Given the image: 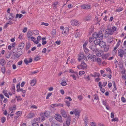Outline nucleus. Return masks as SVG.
I'll return each instance as SVG.
<instances>
[{
	"mask_svg": "<svg viewBox=\"0 0 126 126\" xmlns=\"http://www.w3.org/2000/svg\"><path fill=\"white\" fill-rule=\"evenodd\" d=\"M93 37L94 38H99L102 39L103 38V35L102 31H100L98 32H95L93 34Z\"/></svg>",
	"mask_w": 126,
	"mask_h": 126,
	"instance_id": "nucleus-1",
	"label": "nucleus"
},
{
	"mask_svg": "<svg viewBox=\"0 0 126 126\" xmlns=\"http://www.w3.org/2000/svg\"><path fill=\"white\" fill-rule=\"evenodd\" d=\"M118 55L120 58H122L124 56H126V49L123 50L122 49H119L118 51Z\"/></svg>",
	"mask_w": 126,
	"mask_h": 126,
	"instance_id": "nucleus-2",
	"label": "nucleus"
},
{
	"mask_svg": "<svg viewBox=\"0 0 126 126\" xmlns=\"http://www.w3.org/2000/svg\"><path fill=\"white\" fill-rule=\"evenodd\" d=\"M71 23L72 25L73 26H79L81 24V22L76 19L72 20L71 21Z\"/></svg>",
	"mask_w": 126,
	"mask_h": 126,
	"instance_id": "nucleus-3",
	"label": "nucleus"
},
{
	"mask_svg": "<svg viewBox=\"0 0 126 126\" xmlns=\"http://www.w3.org/2000/svg\"><path fill=\"white\" fill-rule=\"evenodd\" d=\"M86 64L84 62H82L78 66L77 68L79 69H85L86 68Z\"/></svg>",
	"mask_w": 126,
	"mask_h": 126,
	"instance_id": "nucleus-4",
	"label": "nucleus"
},
{
	"mask_svg": "<svg viewBox=\"0 0 126 126\" xmlns=\"http://www.w3.org/2000/svg\"><path fill=\"white\" fill-rule=\"evenodd\" d=\"M70 121L71 117L69 116L67 118L66 122L63 123V126H69L70 124Z\"/></svg>",
	"mask_w": 126,
	"mask_h": 126,
	"instance_id": "nucleus-5",
	"label": "nucleus"
},
{
	"mask_svg": "<svg viewBox=\"0 0 126 126\" xmlns=\"http://www.w3.org/2000/svg\"><path fill=\"white\" fill-rule=\"evenodd\" d=\"M55 119L59 122H62V118L61 115L59 114H56L55 115Z\"/></svg>",
	"mask_w": 126,
	"mask_h": 126,
	"instance_id": "nucleus-6",
	"label": "nucleus"
},
{
	"mask_svg": "<svg viewBox=\"0 0 126 126\" xmlns=\"http://www.w3.org/2000/svg\"><path fill=\"white\" fill-rule=\"evenodd\" d=\"M90 48L93 52H95L98 50V48H96V46L95 45L91 46L90 47Z\"/></svg>",
	"mask_w": 126,
	"mask_h": 126,
	"instance_id": "nucleus-7",
	"label": "nucleus"
},
{
	"mask_svg": "<svg viewBox=\"0 0 126 126\" xmlns=\"http://www.w3.org/2000/svg\"><path fill=\"white\" fill-rule=\"evenodd\" d=\"M7 16H8V18L9 20H13V19L15 17V15L14 14L12 13H9L7 14Z\"/></svg>",
	"mask_w": 126,
	"mask_h": 126,
	"instance_id": "nucleus-8",
	"label": "nucleus"
},
{
	"mask_svg": "<svg viewBox=\"0 0 126 126\" xmlns=\"http://www.w3.org/2000/svg\"><path fill=\"white\" fill-rule=\"evenodd\" d=\"M78 56L79 57L78 58V60L79 62L83 59L84 57V55L83 52H81L78 55Z\"/></svg>",
	"mask_w": 126,
	"mask_h": 126,
	"instance_id": "nucleus-9",
	"label": "nucleus"
},
{
	"mask_svg": "<svg viewBox=\"0 0 126 126\" xmlns=\"http://www.w3.org/2000/svg\"><path fill=\"white\" fill-rule=\"evenodd\" d=\"M61 114L63 117L66 118L67 117V113L63 109H61Z\"/></svg>",
	"mask_w": 126,
	"mask_h": 126,
	"instance_id": "nucleus-10",
	"label": "nucleus"
},
{
	"mask_svg": "<svg viewBox=\"0 0 126 126\" xmlns=\"http://www.w3.org/2000/svg\"><path fill=\"white\" fill-rule=\"evenodd\" d=\"M80 7L82 9H89L90 8V5L86 4L81 5L80 6Z\"/></svg>",
	"mask_w": 126,
	"mask_h": 126,
	"instance_id": "nucleus-11",
	"label": "nucleus"
},
{
	"mask_svg": "<svg viewBox=\"0 0 126 126\" xmlns=\"http://www.w3.org/2000/svg\"><path fill=\"white\" fill-rule=\"evenodd\" d=\"M63 104L61 103L59 104H52L51 105V106L52 108H54L56 107L60 106L63 107Z\"/></svg>",
	"mask_w": 126,
	"mask_h": 126,
	"instance_id": "nucleus-12",
	"label": "nucleus"
},
{
	"mask_svg": "<svg viewBox=\"0 0 126 126\" xmlns=\"http://www.w3.org/2000/svg\"><path fill=\"white\" fill-rule=\"evenodd\" d=\"M92 18L91 15L89 14L87 16H85L84 18V20L86 21H88L90 20Z\"/></svg>",
	"mask_w": 126,
	"mask_h": 126,
	"instance_id": "nucleus-13",
	"label": "nucleus"
},
{
	"mask_svg": "<svg viewBox=\"0 0 126 126\" xmlns=\"http://www.w3.org/2000/svg\"><path fill=\"white\" fill-rule=\"evenodd\" d=\"M105 33L107 34H108L112 35L113 34V32L110 29H107L105 30Z\"/></svg>",
	"mask_w": 126,
	"mask_h": 126,
	"instance_id": "nucleus-14",
	"label": "nucleus"
},
{
	"mask_svg": "<svg viewBox=\"0 0 126 126\" xmlns=\"http://www.w3.org/2000/svg\"><path fill=\"white\" fill-rule=\"evenodd\" d=\"M36 79H34L31 80L30 85L31 86H33L36 84Z\"/></svg>",
	"mask_w": 126,
	"mask_h": 126,
	"instance_id": "nucleus-15",
	"label": "nucleus"
},
{
	"mask_svg": "<svg viewBox=\"0 0 126 126\" xmlns=\"http://www.w3.org/2000/svg\"><path fill=\"white\" fill-rule=\"evenodd\" d=\"M42 121L41 118L40 117L36 118H34L33 120V122L35 123H38V122H40Z\"/></svg>",
	"mask_w": 126,
	"mask_h": 126,
	"instance_id": "nucleus-16",
	"label": "nucleus"
},
{
	"mask_svg": "<svg viewBox=\"0 0 126 126\" xmlns=\"http://www.w3.org/2000/svg\"><path fill=\"white\" fill-rule=\"evenodd\" d=\"M69 29L68 28H64L63 31V33H64L65 34H66L69 32Z\"/></svg>",
	"mask_w": 126,
	"mask_h": 126,
	"instance_id": "nucleus-17",
	"label": "nucleus"
},
{
	"mask_svg": "<svg viewBox=\"0 0 126 126\" xmlns=\"http://www.w3.org/2000/svg\"><path fill=\"white\" fill-rule=\"evenodd\" d=\"M19 91V92H21V94L22 93V96L24 97L25 95L26 90H23L22 89H21Z\"/></svg>",
	"mask_w": 126,
	"mask_h": 126,
	"instance_id": "nucleus-18",
	"label": "nucleus"
},
{
	"mask_svg": "<svg viewBox=\"0 0 126 126\" xmlns=\"http://www.w3.org/2000/svg\"><path fill=\"white\" fill-rule=\"evenodd\" d=\"M35 114L32 112H30L27 115V117L29 118H31L34 117Z\"/></svg>",
	"mask_w": 126,
	"mask_h": 126,
	"instance_id": "nucleus-19",
	"label": "nucleus"
},
{
	"mask_svg": "<svg viewBox=\"0 0 126 126\" xmlns=\"http://www.w3.org/2000/svg\"><path fill=\"white\" fill-rule=\"evenodd\" d=\"M78 31H79V30H76L75 32V37L76 38H78L81 36L79 32H78Z\"/></svg>",
	"mask_w": 126,
	"mask_h": 126,
	"instance_id": "nucleus-20",
	"label": "nucleus"
},
{
	"mask_svg": "<svg viewBox=\"0 0 126 126\" xmlns=\"http://www.w3.org/2000/svg\"><path fill=\"white\" fill-rule=\"evenodd\" d=\"M76 116L79 117V116L80 112L78 110L76 109L74 110V113Z\"/></svg>",
	"mask_w": 126,
	"mask_h": 126,
	"instance_id": "nucleus-21",
	"label": "nucleus"
},
{
	"mask_svg": "<svg viewBox=\"0 0 126 126\" xmlns=\"http://www.w3.org/2000/svg\"><path fill=\"white\" fill-rule=\"evenodd\" d=\"M93 62H96L97 61V62L99 63H100L101 62V60L100 58H97V59L96 58H95L93 60Z\"/></svg>",
	"mask_w": 126,
	"mask_h": 126,
	"instance_id": "nucleus-22",
	"label": "nucleus"
},
{
	"mask_svg": "<svg viewBox=\"0 0 126 126\" xmlns=\"http://www.w3.org/2000/svg\"><path fill=\"white\" fill-rule=\"evenodd\" d=\"M5 63V61L4 59H0V64L1 65H4Z\"/></svg>",
	"mask_w": 126,
	"mask_h": 126,
	"instance_id": "nucleus-23",
	"label": "nucleus"
},
{
	"mask_svg": "<svg viewBox=\"0 0 126 126\" xmlns=\"http://www.w3.org/2000/svg\"><path fill=\"white\" fill-rule=\"evenodd\" d=\"M32 126H44L42 124H41L40 125L38 123H37L33 122L32 125Z\"/></svg>",
	"mask_w": 126,
	"mask_h": 126,
	"instance_id": "nucleus-24",
	"label": "nucleus"
},
{
	"mask_svg": "<svg viewBox=\"0 0 126 126\" xmlns=\"http://www.w3.org/2000/svg\"><path fill=\"white\" fill-rule=\"evenodd\" d=\"M103 47H104V51L105 52H107L108 51L109 48V45H106Z\"/></svg>",
	"mask_w": 126,
	"mask_h": 126,
	"instance_id": "nucleus-25",
	"label": "nucleus"
},
{
	"mask_svg": "<svg viewBox=\"0 0 126 126\" xmlns=\"http://www.w3.org/2000/svg\"><path fill=\"white\" fill-rule=\"evenodd\" d=\"M120 68L121 69V74H125L126 72V70L125 68L123 67V66H122L120 67Z\"/></svg>",
	"mask_w": 126,
	"mask_h": 126,
	"instance_id": "nucleus-26",
	"label": "nucleus"
},
{
	"mask_svg": "<svg viewBox=\"0 0 126 126\" xmlns=\"http://www.w3.org/2000/svg\"><path fill=\"white\" fill-rule=\"evenodd\" d=\"M22 52L21 51H19L18 52L16 55V57L17 58H18L22 54Z\"/></svg>",
	"mask_w": 126,
	"mask_h": 126,
	"instance_id": "nucleus-27",
	"label": "nucleus"
},
{
	"mask_svg": "<svg viewBox=\"0 0 126 126\" xmlns=\"http://www.w3.org/2000/svg\"><path fill=\"white\" fill-rule=\"evenodd\" d=\"M100 75L99 73L95 72L94 73V75H92V76L94 77H99L100 76Z\"/></svg>",
	"mask_w": 126,
	"mask_h": 126,
	"instance_id": "nucleus-28",
	"label": "nucleus"
},
{
	"mask_svg": "<svg viewBox=\"0 0 126 126\" xmlns=\"http://www.w3.org/2000/svg\"><path fill=\"white\" fill-rule=\"evenodd\" d=\"M112 83H113V86L114 87V88H113V89L112 90V91L113 92L115 93V91L117 90V88H116V85L115 84V82L114 81H113L112 82Z\"/></svg>",
	"mask_w": 126,
	"mask_h": 126,
	"instance_id": "nucleus-29",
	"label": "nucleus"
},
{
	"mask_svg": "<svg viewBox=\"0 0 126 126\" xmlns=\"http://www.w3.org/2000/svg\"><path fill=\"white\" fill-rule=\"evenodd\" d=\"M44 114L45 116L47 118L49 116L50 114V112L49 111H47L45 112L44 113Z\"/></svg>",
	"mask_w": 126,
	"mask_h": 126,
	"instance_id": "nucleus-30",
	"label": "nucleus"
},
{
	"mask_svg": "<svg viewBox=\"0 0 126 126\" xmlns=\"http://www.w3.org/2000/svg\"><path fill=\"white\" fill-rule=\"evenodd\" d=\"M105 43L102 41H100V42L99 45L101 47H104L106 45Z\"/></svg>",
	"mask_w": 126,
	"mask_h": 126,
	"instance_id": "nucleus-31",
	"label": "nucleus"
},
{
	"mask_svg": "<svg viewBox=\"0 0 126 126\" xmlns=\"http://www.w3.org/2000/svg\"><path fill=\"white\" fill-rule=\"evenodd\" d=\"M94 100H97V102H98L99 100V98L98 95L97 94H95L94 95Z\"/></svg>",
	"mask_w": 126,
	"mask_h": 126,
	"instance_id": "nucleus-32",
	"label": "nucleus"
},
{
	"mask_svg": "<svg viewBox=\"0 0 126 126\" xmlns=\"http://www.w3.org/2000/svg\"><path fill=\"white\" fill-rule=\"evenodd\" d=\"M123 9V8L122 7H118V8L116 9V12H119L122 11Z\"/></svg>",
	"mask_w": 126,
	"mask_h": 126,
	"instance_id": "nucleus-33",
	"label": "nucleus"
},
{
	"mask_svg": "<svg viewBox=\"0 0 126 126\" xmlns=\"http://www.w3.org/2000/svg\"><path fill=\"white\" fill-rule=\"evenodd\" d=\"M100 39H96L94 41V44L95 45H99L100 43Z\"/></svg>",
	"mask_w": 126,
	"mask_h": 126,
	"instance_id": "nucleus-34",
	"label": "nucleus"
},
{
	"mask_svg": "<svg viewBox=\"0 0 126 126\" xmlns=\"http://www.w3.org/2000/svg\"><path fill=\"white\" fill-rule=\"evenodd\" d=\"M41 118L43 121L45 120V118H47L44 113H42L41 114Z\"/></svg>",
	"mask_w": 126,
	"mask_h": 126,
	"instance_id": "nucleus-35",
	"label": "nucleus"
},
{
	"mask_svg": "<svg viewBox=\"0 0 126 126\" xmlns=\"http://www.w3.org/2000/svg\"><path fill=\"white\" fill-rule=\"evenodd\" d=\"M23 16V15L22 14H17L16 15V17L15 19H16L18 18H19L22 17Z\"/></svg>",
	"mask_w": 126,
	"mask_h": 126,
	"instance_id": "nucleus-36",
	"label": "nucleus"
},
{
	"mask_svg": "<svg viewBox=\"0 0 126 126\" xmlns=\"http://www.w3.org/2000/svg\"><path fill=\"white\" fill-rule=\"evenodd\" d=\"M12 88H11V90L12 91H14L13 94H15V85L14 84H13L12 85Z\"/></svg>",
	"mask_w": 126,
	"mask_h": 126,
	"instance_id": "nucleus-37",
	"label": "nucleus"
},
{
	"mask_svg": "<svg viewBox=\"0 0 126 126\" xmlns=\"http://www.w3.org/2000/svg\"><path fill=\"white\" fill-rule=\"evenodd\" d=\"M102 103L103 105L105 106L107 105V104L106 101V100L102 99Z\"/></svg>",
	"mask_w": 126,
	"mask_h": 126,
	"instance_id": "nucleus-38",
	"label": "nucleus"
},
{
	"mask_svg": "<svg viewBox=\"0 0 126 126\" xmlns=\"http://www.w3.org/2000/svg\"><path fill=\"white\" fill-rule=\"evenodd\" d=\"M56 31L55 29H54L52 30L51 33L53 35H54L56 34Z\"/></svg>",
	"mask_w": 126,
	"mask_h": 126,
	"instance_id": "nucleus-39",
	"label": "nucleus"
},
{
	"mask_svg": "<svg viewBox=\"0 0 126 126\" xmlns=\"http://www.w3.org/2000/svg\"><path fill=\"white\" fill-rule=\"evenodd\" d=\"M16 97L17 98V100L18 101H21L22 100V98L20 96H16Z\"/></svg>",
	"mask_w": 126,
	"mask_h": 126,
	"instance_id": "nucleus-40",
	"label": "nucleus"
},
{
	"mask_svg": "<svg viewBox=\"0 0 126 126\" xmlns=\"http://www.w3.org/2000/svg\"><path fill=\"white\" fill-rule=\"evenodd\" d=\"M16 88L17 89V92H19L20 89H21L20 88L19 84L17 85Z\"/></svg>",
	"mask_w": 126,
	"mask_h": 126,
	"instance_id": "nucleus-41",
	"label": "nucleus"
},
{
	"mask_svg": "<svg viewBox=\"0 0 126 126\" xmlns=\"http://www.w3.org/2000/svg\"><path fill=\"white\" fill-rule=\"evenodd\" d=\"M6 120V118L5 117H2L1 119V122L3 123H4Z\"/></svg>",
	"mask_w": 126,
	"mask_h": 126,
	"instance_id": "nucleus-42",
	"label": "nucleus"
},
{
	"mask_svg": "<svg viewBox=\"0 0 126 126\" xmlns=\"http://www.w3.org/2000/svg\"><path fill=\"white\" fill-rule=\"evenodd\" d=\"M89 41L90 43H92L94 42V39L92 38H90L89 39Z\"/></svg>",
	"mask_w": 126,
	"mask_h": 126,
	"instance_id": "nucleus-43",
	"label": "nucleus"
},
{
	"mask_svg": "<svg viewBox=\"0 0 126 126\" xmlns=\"http://www.w3.org/2000/svg\"><path fill=\"white\" fill-rule=\"evenodd\" d=\"M58 2H56L54 3L53 4V8L54 9L56 8L57 7V5L58 4Z\"/></svg>",
	"mask_w": 126,
	"mask_h": 126,
	"instance_id": "nucleus-44",
	"label": "nucleus"
},
{
	"mask_svg": "<svg viewBox=\"0 0 126 126\" xmlns=\"http://www.w3.org/2000/svg\"><path fill=\"white\" fill-rule=\"evenodd\" d=\"M95 57H96L95 55H91L90 57H89L91 59H92V61H93V60L95 58Z\"/></svg>",
	"mask_w": 126,
	"mask_h": 126,
	"instance_id": "nucleus-45",
	"label": "nucleus"
},
{
	"mask_svg": "<svg viewBox=\"0 0 126 126\" xmlns=\"http://www.w3.org/2000/svg\"><path fill=\"white\" fill-rule=\"evenodd\" d=\"M24 44L23 43H20L19 45V47H21L22 48L24 47Z\"/></svg>",
	"mask_w": 126,
	"mask_h": 126,
	"instance_id": "nucleus-46",
	"label": "nucleus"
},
{
	"mask_svg": "<svg viewBox=\"0 0 126 126\" xmlns=\"http://www.w3.org/2000/svg\"><path fill=\"white\" fill-rule=\"evenodd\" d=\"M88 41H86L85 43L83 45V48H86V46L88 43Z\"/></svg>",
	"mask_w": 126,
	"mask_h": 126,
	"instance_id": "nucleus-47",
	"label": "nucleus"
},
{
	"mask_svg": "<svg viewBox=\"0 0 126 126\" xmlns=\"http://www.w3.org/2000/svg\"><path fill=\"white\" fill-rule=\"evenodd\" d=\"M66 103V106L68 107H69L70 105V103L69 101H66L65 102Z\"/></svg>",
	"mask_w": 126,
	"mask_h": 126,
	"instance_id": "nucleus-48",
	"label": "nucleus"
},
{
	"mask_svg": "<svg viewBox=\"0 0 126 126\" xmlns=\"http://www.w3.org/2000/svg\"><path fill=\"white\" fill-rule=\"evenodd\" d=\"M90 124L91 126H96V124L95 123L93 122H91L90 123Z\"/></svg>",
	"mask_w": 126,
	"mask_h": 126,
	"instance_id": "nucleus-49",
	"label": "nucleus"
},
{
	"mask_svg": "<svg viewBox=\"0 0 126 126\" xmlns=\"http://www.w3.org/2000/svg\"><path fill=\"white\" fill-rule=\"evenodd\" d=\"M84 52L86 54L89 51V49L86 47L83 48Z\"/></svg>",
	"mask_w": 126,
	"mask_h": 126,
	"instance_id": "nucleus-50",
	"label": "nucleus"
},
{
	"mask_svg": "<svg viewBox=\"0 0 126 126\" xmlns=\"http://www.w3.org/2000/svg\"><path fill=\"white\" fill-rule=\"evenodd\" d=\"M1 70L2 73L3 74H4L5 71V67H3L1 68Z\"/></svg>",
	"mask_w": 126,
	"mask_h": 126,
	"instance_id": "nucleus-51",
	"label": "nucleus"
},
{
	"mask_svg": "<svg viewBox=\"0 0 126 126\" xmlns=\"http://www.w3.org/2000/svg\"><path fill=\"white\" fill-rule=\"evenodd\" d=\"M16 115H17L18 116H19L21 115L22 112L21 111H19L16 113Z\"/></svg>",
	"mask_w": 126,
	"mask_h": 126,
	"instance_id": "nucleus-52",
	"label": "nucleus"
},
{
	"mask_svg": "<svg viewBox=\"0 0 126 126\" xmlns=\"http://www.w3.org/2000/svg\"><path fill=\"white\" fill-rule=\"evenodd\" d=\"M106 70L107 72H109V73H112L111 70L109 67H108L106 69Z\"/></svg>",
	"mask_w": 126,
	"mask_h": 126,
	"instance_id": "nucleus-53",
	"label": "nucleus"
},
{
	"mask_svg": "<svg viewBox=\"0 0 126 126\" xmlns=\"http://www.w3.org/2000/svg\"><path fill=\"white\" fill-rule=\"evenodd\" d=\"M52 93H49L47 95L46 97V99H48L50 96L52 95Z\"/></svg>",
	"mask_w": 126,
	"mask_h": 126,
	"instance_id": "nucleus-54",
	"label": "nucleus"
},
{
	"mask_svg": "<svg viewBox=\"0 0 126 126\" xmlns=\"http://www.w3.org/2000/svg\"><path fill=\"white\" fill-rule=\"evenodd\" d=\"M70 63H72V64H73L76 63L75 60V59H71L70 61Z\"/></svg>",
	"mask_w": 126,
	"mask_h": 126,
	"instance_id": "nucleus-55",
	"label": "nucleus"
},
{
	"mask_svg": "<svg viewBox=\"0 0 126 126\" xmlns=\"http://www.w3.org/2000/svg\"><path fill=\"white\" fill-rule=\"evenodd\" d=\"M41 25H44L45 26H47L49 25V24L47 23H45L44 22H42L41 23Z\"/></svg>",
	"mask_w": 126,
	"mask_h": 126,
	"instance_id": "nucleus-56",
	"label": "nucleus"
},
{
	"mask_svg": "<svg viewBox=\"0 0 126 126\" xmlns=\"http://www.w3.org/2000/svg\"><path fill=\"white\" fill-rule=\"evenodd\" d=\"M117 28L116 27L114 26L112 27V31L113 32L115 31Z\"/></svg>",
	"mask_w": 126,
	"mask_h": 126,
	"instance_id": "nucleus-57",
	"label": "nucleus"
},
{
	"mask_svg": "<svg viewBox=\"0 0 126 126\" xmlns=\"http://www.w3.org/2000/svg\"><path fill=\"white\" fill-rule=\"evenodd\" d=\"M61 84L63 86H65L67 85V83L65 81H63L61 83Z\"/></svg>",
	"mask_w": 126,
	"mask_h": 126,
	"instance_id": "nucleus-58",
	"label": "nucleus"
},
{
	"mask_svg": "<svg viewBox=\"0 0 126 126\" xmlns=\"http://www.w3.org/2000/svg\"><path fill=\"white\" fill-rule=\"evenodd\" d=\"M85 73V72L83 71H80L79 72V75L81 76L83 75Z\"/></svg>",
	"mask_w": 126,
	"mask_h": 126,
	"instance_id": "nucleus-59",
	"label": "nucleus"
},
{
	"mask_svg": "<svg viewBox=\"0 0 126 126\" xmlns=\"http://www.w3.org/2000/svg\"><path fill=\"white\" fill-rule=\"evenodd\" d=\"M24 62L26 65L28 64L29 63L28 61L26 59H25L24 60Z\"/></svg>",
	"mask_w": 126,
	"mask_h": 126,
	"instance_id": "nucleus-60",
	"label": "nucleus"
},
{
	"mask_svg": "<svg viewBox=\"0 0 126 126\" xmlns=\"http://www.w3.org/2000/svg\"><path fill=\"white\" fill-rule=\"evenodd\" d=\"M70 76L72 77L75 80H76V76L75 75H70Z\"/></svg>",
	"mask_w": 126,
	"mask_h": 126,
	"instance_id": "nucleus-61",
	"label": "nucleus"
},
{
	"mask_svg": "<svg viewBox=\"0 0 126 126\" xmlns=\"http://www.w3.org/2000/svg\"><path fill=\"white\" fill-rule=\"evenodd\" d=\"M39 32L38 30H35L34 31V33L36 35L38 34L39 33Z\"/></svg>",
	"mask_w": 126,
	"mask_h": 126,
	"instance_id": "nucleus-62",
	"label": "nucleus"
},
{
	"mask_svg": "<svg viewBox=\"0 0 126 126\" xmlns=\"http://www.w3.org/2000/svg\"><path fill=\"white\" fill-rule=\"evenodd\" d=\"M78 98L80 100H81L83 99L82 96L80 95H79Z\"/></svg>",
	"mask_w": 126,
	"mask_h": 126,
	"instance_id": "nucleus-63",
	"label": "nucleus"
},
{
	"mask_svg": "<svg viewBox=\"0 0 126 126\" xmlns=\"http://www.w3.org/2000/svg\"><path fill=\"white\" fill-rule=\"evenodd\" d=\"M40 59V57L38 56H37L34 58V60L35 61H38Z\"/></svg>",
	"mask_w": 126,
	"mask_h": 126,
	"instance_id": "nucleus-64",
	"label": "nucleus"
}]
</instances>
